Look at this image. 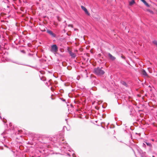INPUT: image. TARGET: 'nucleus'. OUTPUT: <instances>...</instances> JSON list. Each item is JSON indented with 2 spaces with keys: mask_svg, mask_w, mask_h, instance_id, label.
<instances>
[{
  "mask_svg": "<svg viewBox=\"0 0 157 157\" xmlns=\"http://www.w3.org/2000/svg\"><path fill=\"white\" fill-rule=\"evenodd\" d=\"M102 68H100L99 67L95 68L94 69V73L98 75H103L105 72L101 69Z\"/></svg>",
  "mask_w": 157,
  "mask_h": 157,
  "instance_id": "nucleus-1",
  "label": "nucleus"
},
{
  "mask_svg": "<svg viewBox=\"0 0 157 157\" xmlns=\"http://www.w3.org/2000/svg\"><path fill=\"white\" fill-rule=\"evenodd\" d=\"M58 51V47L56 44H53L51 46L50 51L52 52L55 54Z\"/></svg>",
  "mask_w": 157,
  "mask_h": 157,
  "instance_id": "nucleus-2",
  "label": "nucleus"
},
{
  "mask_svg": "<svg viewBox=\"0 0 157 157\" xmlns=\"http://www.w3.org/2000/svg\"><path fill=\"white\" fill-rule=\"evenodd\" d=\"M60 140V142L59 143L60 145L62 146L65 148H66L67 147H68V144L65 143V141H64L63 138H61Z\"/></svg>",
  "mask_w": 157,
  "mask_h": 157,
  "instance_id": "nucleus-3",
  "label": "nucleus"
},
{
  "mask_svg": "<svg viewBox=\"0 0 157 157\" xmlns=\"http://www.w3.org/2000/svg\"><path fill=\"white\" fill-rule=\"evenodd\" d=\"M47 32L52 37H56V35L52 31L50 30H47Z\"/></svg>",
  "mask_w": 157,
  "mask_h": 157,
  "instance_id": "nucleus-4",
  "label": "nucleus"
},
{
  "mask_svg": "<svg viewBox=\"0 0 157 157\" xmlns=\"http://www.w3.org/2000/svg\"><path fill=\"white\" fill-rule=\"evenodd\" d=\"M144 142L149 147V150L151 151V148L152 147V145L151 143L147 142L146 140H145V141H144Z\"/></svg>",
  "mask_w": 157,
  "mask_h": 157,
  "instance_id": "nucleus-5",
  "label": "nucleus"
},
{
  "mask_svg": "<svg viewBox=\"0 0 157 157\" xmlns=\"http://www.w3.org/2000/svg\"><path fill=\"white\" fill-rule=\"evenodd\" d=\"M81 7L82 9L85 11V12L86 14H87L88 15H90V14L89 13L87 9L84 6H81Z\"/></svg>",
  "mask_w": 157,
  "mask_h": 157,
  "instance_id": "nucleus-6",
  "label": "nucleus"
},
{
  "mask_svg": "<svg viewBox=\"0 0 157 157\" xmlns=\"http://www.w3.org/2000/svg\"><path fill=\"white\" fill-rule=\"evenodd\" d=\"M68 52L72 58H75L76 57L75 54L70 50H68Z\"/></svg>",
  "mask_w": 157,
  "mask_h": 157,
  "instance_id": "nucleus-7",
  "label": "nucleus"
},
{
  "mask_svg": "<svg viewBox=\"0 0 157 157\" xmlns=\"http://www.w3.org/2000/svg\"><path fill=\"white\" fill-rule=\"evenodd\" d=\"M108 55L110 59H111V60L113 61L116 58L115 57L113 56L110 53H108Z\"/></svg>",
  "mask_w": 157,
  "mask_h": 157,
  "instance_id": "nucleus-8",
  "label": "nucleus"
},
{
  "mask_svg": "<svg viewBox=\"0 0 157 157\" xmlns=\"http://www.w3.org/2000/svg\"><path fill=\"white\" fill-rule=\"evenodd\" d=\"M143 3L147 7H149L150 6L145 0H141Z\"/></svg>",
  "mask_w": 157,
  "mask_h": 157,
  "instance_id": "nucleus-9",
  "label": "nucleus"
},
{
  "mask_svg": "<svg viewBox=\"0 0 157 157\" xmlns=\"http://www.w3.org/2000/svg\"><path fill=\"white\" fill-rule=\"evenodd\" d=\"M121 83L122 85L126 87H127L128 85L126 82L124 81H121Z\"/></svg>",
  "mask_w": 157,
  "mask_h": 157,
  "instance_id": "nucleus-10",
  "label": "nucleus"
},
{
  "mask_svg": "<svg viewBox=\"0 0 157 157\" xmlns=\"http://www.w3.org/2000/svg\"><path fill=\"white\" fill-rule=\"evenodd\" d=\"M142 74L144 76H147V74L146 71H145L144 70H143L142 72Z\"/></svg>",
  "mask_w": 157,
  "mask_h": 157,
  "instance_id": "nucleus-11",
  "label": "nucleus"
},
{
  "mask_svg": "<svg viewBox=\"0 0 157 157\" xmlns=\"http://www.w3.org/2000/svg\"><path fill=\"white\" fill-rule=\"evenodd\" d=\"M135 1H134V0H132V1L129 2V5H133L134 3H135Z\"/></svg>",
  "mask_w": 157,
  "mask_h": 157,
  "instance_id": "nucleus-12",
  "label": "nucleus"
},
{
  "mask_svg": "<svg viewBox=\"0 0 157 157\" xmlns=\"http://www.w3.org/2000/svg\"><path fill=\"white\" fill-rule=\"evenodd\" d=\"M153 43L155 44V45H156L157 46V41H156V40H154L153 41Z\"/></svg>",
  "mask_w": 157,
  "mask_h": 157,
  "instance_id": "nucleus-13",
  "label": "nucleus"
},
{
  "mask_svg": "<svg viewBox=\"0 0 157 157\" xmlns=\"http://www.w3.org/2000/svg\"><path fill=\"white\" fill-rule=\"evenodd\" d=\"M145 144V143H143V144L142 146H143V147H144V148H146V144Z\"/></svg>",
  "mask_w": 157,
  "mask_h": 157,
  "instance_id": "nucleus-14",
  "label": "nucleus"
},
{
  "mask_svg": "<svg viewBox=\"0 0 157 157\" xmlns=\"http://www.w3.org/2000/svg\"><path fill=\"white\" fill-rule=\"evenodd\" d=\"M121 58L122 59H125V56H121Z\"/></svg>",
  "mask_w": 157,
  "mask_h": 157,
  "instance_id": "nucleus-15",
  "label": "nucleus"
},
{
  "mask_svg": "<svg viewBox=\"0 0 157 157\" xmlns=\"http://www.w3.org/2000/svg\"><path fill=\"white\" fill-rule=\"evenodd\" d=\"M5 120H6V119L4 120V118L3 119V122H4V123H6V121H5Z\"/></svg>",
  "mask_w": 157,
  "mask_h": 157,
  "instance_id": "nucleus-16",
  "label": "nucleus"
},
{
  "mask_svg": "<svg viewBox=\"0 0 157 157\" xmlns=\"http://www.w3.org/2000/svg\"><path fill=\"white\" fill-rule=\"evenodd\" d=\"M5 134V132H4L3 133L1 134V135H3V134Z\"/></svg>",
  "mask_w": 157,
  "mask_h": 157,
  "instance_id": "nucleus-17",
  "label": "nucleus"
},
{
  "mask_svg": "<svg viewBox=\"0 0 157 157\" xmlns=\"http://www.w3.org/2000/svg\"><path fill=\"white\" fill-rule=\"evenodd\" d=\"M73 157H75V154H73L72 155Z\"/></svg>",
  "mask_w": 157,
  "mask_h": 157,
  "instance_id": "nucleus-18",
  "label": "nucleus"
},
{
  "mask_svg": "<svg viewBox=\"0 0 157 157\" xmlns=\"http://www.w3.org/2000/svg\"><path fill=\"white\" fill-rule=\"evenodd\" d=\"M130 112H131V113H130V115H132V113H131V111H130Z\"/></svg>",
  "mask_w": 157,
  "mask_h": 157,
  "instance_id": "nucleus-19",
  "label": "nucleus"
},
{
  "mask_svg": "<svg viewBox=\"0 0 157 157\" xmlns=\"http://www.w3.org/2000/svg\"><path fill=\"white\" fill-rule=\"evenodd\" d=\"M41 80H42L43 81H44V78H43V79H42V78H41Z\"/></svg>",
  "mask_w": 157,
  "mask_h": 157,
  "instance_id": "nucleus-20",
  "label": "nucleus"
},
{
  "mask_svg": "<svg viewBox=\"0 0 157 157\" xmlns=\"http://www.w3.org/2000/svg\"><path fill=\"white\" fill-rule=\"evenodd\" d=\"M151 140L152 141H154V140L153 139H151Z\"/></svg>",
  "mask_w": 157,
  "mask_h": 157,
  "instance_id": "nucleus-21",
  "label": "nucleus"
},
{
  "mask_svg": "<svg viewBox=\"0 0 157 157\" xmlns=\"http://www.w3.org/2000/svg\"><path fill=\"white\" fill-rule=\"evenodd\" d=\"M32 55V54L30 53H29V56H31Z\"/></svg>",
  "mask_w": 157,
  "mask_h": 157,
  "instance_id": "nucleus-22",
  "label": "nucleus"
},
{
  "mask_svg": "<svg viewBox=\"0 0 157 157\" xmlns=\"http://www.w3.org/2000/svg\"><path fill=\"white\" fill-rule=\"evenodd\" d=\"M150 12L151 13H153V11H150Z\"/></svg>",
  "mask_w": 157,
  "mask_h": 157,
  "instance_id": "nucleus-23",
  "label": "nucleus"
},
{
  "mask_svg": "<svg viewBox=\"0 0 157 157\" xmlns=\"http://www.w3.org/2000/svg\"><path fill=\"white\" fill-rule=\"evenodd\" d=\"M1 45H0V49H1Z\"/></svg>",
  "mask_w": 157,
  "mask_h": 157,
  "instance_id": "nucleus-24",
  "label": "nucleus"
},
{
  "mask_svg": "<svg viewBox=\"0 0 157 157\" xmlns=\"http://www.w3.org/2000/svg\"><path fill=\"white\" fill-rule=\"evenodd\" d=\"M63 101H65V99H63Z\"/></svg>",
  "mask_w": 157,
  "mask_h": 157,
  "instance_id": "nucleus-25",
  "label": "nucleus"
},
{
  "mask_svg": "<svg viewBox=\"0 0 157 157\" xmlns=\"http://www.w3.org/2000/svg\"><path fill=\"white\" fill-rule=\"evenodd\" d=\"M152 157H155V156H154V155H153V156H152Z\"/></svg>",
  "mask_w": 157,
  "mask_h": 157,
  "instance_id": "nucleus-26",
  "label": "nucleus"
},
{
  "mask_svg": "<svg viewBox=\"0 0 157 157\" xmlns=\"http://www.w3.org/2000/svg\"><path fill=\"white\" fill-rule=\"evenodd\" d=\"M66 128V127L65 126H64V127H63V128Z\"/></svg>",
  "mask_w": 157,
  "mask_h": 157,
  "instance_id": "nucleus-27",
  "label": "nucleus"
},
{
  "mask_svg": "<svg viewBox=\"0 0 157 157\" xmlns=\"http://www.w3.org/2000/svg\"><path fill=\"white\" fill-rule=\"evenodd\" d=\"M68 155L69 156H70V155L69 154H68Z\"/></svg>",
  "mask_w": 157,
  "mask_h": 157,
  "instance_id": "nucleus-28",
  "label": "nucleus"
},
{
  "mask_svg": "<svg viewBox=\"0 0 157 157\" xmlns=\"http://www.w3.org/2000/svg\"><path fill=\"white\" fill-rule=\"evenodd\" d=\"M22 52H24V51H22Z\"/></svg>",
  "mask_w": 157,
  "mask_h": 157,
  "instance_id": "nucleus-29",
  "label": "nucleus"
},
{
  "mask_svg": "<svg viewBox=\"0 0 157 157\" xmlns=\"http://www.w3.org/2000/svg\"><path fill=\"white\" fill-rule=\"evenodd\" d=\"M142 157H143L142 156Z\"/></svg>",
  "mask_w": 157,
  "mask_h": 157,
  "instance_id": "nucleus-30",
  "label": "nucleus"
}]
</instances>
